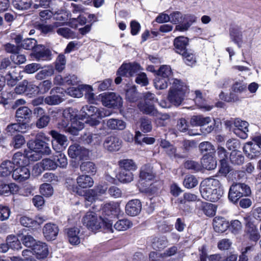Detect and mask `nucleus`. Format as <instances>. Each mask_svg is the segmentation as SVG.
<instances>
[{"instance_id":"23","label":"nucleus","mask_w":261,"mask_h":261,"mask_svg":"<svg viewBox=\"0 0 261 261\" xmlns=\"http://www.w3.org/2000/svg\"><path fill=\"white\" fill-rule=\"evenodd\" d=\"M213 228L216 232L223 233L229 227V224L224 218L215 217L213 222Z\"/></svg>"},{"instance_id":"46","label":"nucleus","mask_w":261,"mask_h":261,"mask_svg":"<svg viewBox=\"0 0 261 261\" xmlns=\"http://www.w3.org/2000/svg\"><path fill=\"white\" fill-rule=\"evenodd\" d=\"M133 226L132 222L128 219H124L118 220L115 224L114 228L118 231H124Z\"/></svg>"},{"instance_id":"36","label":"nucleus","mask_w":261,"mask_h":261,"mask_svg":"<svg viewBox=\"0 0 261 261\" xmlns=\"http://www.w3.org/2000/svg\"><path fill=\"white\" fill-rule=\"evenodd\" d=\"M12 70L9 71L6 75L7 84L12 87L15 86L18 81L21 79V76L16 71L15 67L12 68Z\"/></svg>"},{"instance_id":"16","label":"nucleus","mask_w":261,"mask_h":261,"mask_svg":"<svg viewBox=\"0 0 261 261\" xmlns=\"http://www.w3.org/2000/svg\"><path fill=\"white\" fill-rule=\"evenodd\" d=\"M50 95L47 96L44 101L49 105H58L61 102L63 99L62 89L60 88L53 89L50 91Z\"/></svg>"},{"instance_id":"14","label":"nucleus","mask_w":261,"mask_h":261,"mask_svg":"<svg viewBox=\"0 0 261 261\" xmlns=\"http://www.w3.org/2000/svg\"><path fill=\"white\" fill-rule=\"evenodd\" d=\"M142 210V203L137 199H133L127 202L125 205V210L126 214L132 217L139 215Z\"/></svg>"},{"instance_id":"35","label":"nucleus","mask_w":261,"mask_h":261,"mask_svg":"<svg viewBox=\"0 0 261 261\" xmlns=\"http://www.w3.org/2000/svg\"><path fill=\"white\" fill-rule=\"evenodd\" d=\"M78 186L81 188H88L93 186L94 181L89 175L84 174L79 176L76 178Z\"/></svg>"},{"instance_id":"13","label":"nucleus","mask_w":261,"mask_h":261,"mask_svg":"<svg viewBox=\"0 0 261 261\" xmlns=\"http://www.w3.org/2000/svg\"><path fill=\"white\" fill-rule=\"evenodd\" d=\"M27 145L30 149H34L47 155L51 153V149L48 144L43 141L39 139L34 141H30L28 143Z\"/></svg>"},{"instance_id":"18","label":"nucleus","mask_w":261,"mask_h":261,"mask_svg":"<svg viewBox=\"0 0 261 261\" xmlns=\"http://www.w3.org/2000/svg\"><path fill=\"white\" fill-rule=\"evenodd\" d=\"M30 176V172L26 166H20L14 169L12 172V178L19 182L28 179Z\"/></svg>"},{"instance_id":"19","label":"nucleus","mask_w":261,"mask_h":261,"mask_svg":"<svg viewBox=\"0 0 261 261\" xmlns=\"http://www.w3.org/2000/svg\"><path fill=\"white\" fill-rule=\"evenodd\" d=\"M102 213L106 216H118L122 214L120 204L117 202L106 203L102 207Z\"/></svg>"},{"instance_id":"40","label":"nucleus","mask_w":261,"mask_h":261,"mask_svg":"<svg viewBox=\"0 0 261 261\" xmlns=\"http://www.w3.org/2000/svg\"><path fill=\"white\" fill-rule=\"evenodd\" d=\"M18 237L14 235H9L6 239V242L9 245V248L13 250H19L22 248L21 241Z\"/></svg>"},{"instance_id":"22","label":"nucleus","mask_w":261,"mask_h":261,"mask_svg":"<svg viewBox=\"0 0 261 261\" xmlns=\"http://www.w3.org/2000/svg\"><path fill=\"white\" fill-rule=\"evenodd\" d=\"M160 146L164 149L166 153L170 158H182L180 154L176 153V148L168 141L165 139H162L160 142Z\"/></svg>"},{"instance_id":"28","label":"nucleus","mask_w":261,"mask_h":261,"mask_svg":"<svg viewBox=\"0 0 261 261\" xmlns=\"http://www.w3.org/2000/svg\"><path fill=\"white\" fill-rule=\"evenodd\" d=\"M229 36L231 40L241 47L243 42L242 33L238 27H233L229 30Z\"/></svg>"},{"instance_id":"61","label":"nucleus","mask_w":261,"mask_h":261,"mask_svg":"<svg viewBox=\"0 0 261 261\" xmlns=\"http://www.w3.org/2000/svg\"><path fill=\"white\" fill-rule=\"evenodd\" d=\"M213 207L214 205L211 203L202 202V210L207 216L213 217L215 215V211Z\"/></svg>"},{"instance_id":"10","label":"nucleus","mask_w":261,"mask_h":261,"mask_svg":"<svg viewBox=\"0 0 261 261\" xmlns=\"http://www.w3.org/2000/svg\"><path fill=\"white\" fill-rule=\"evenodd\" d=\"M68 153L72 159L84 160L89 156V150L80 145L74 144L69 146Z\"/></svg>"},{"instance_id":"32","label":"nucleus","mask_w":261,"mask_h":261,"mask_svg":"<svg viewBox=\"0 0 261 261\" xmlns=\"http://www.w3.org/2000/svg\"><path fill=\"white\" fill-rule=\"evenodd\" d=\"M201 164L203 168L208 170H213L217 166V162L213 155H204L201 159Z\"/></svg>"},{"instance_id":"43","label":"nucleus","mask_w":261,"mask_h":261,"mask_svg":"<svg viewBox=\"0 0 261 261\" xmlns=\"http://www.w3.org/2000/svg\"><path fill=\"white\" fill-rule=\"evenodd\" d=\"M53 158L55 161L57 167L65 168L67 166L68 164L67 159L64 153H61L60 151H58L56 154L54 155Z\"/></svg>"},{"instance_id":"63","label":"nucleus","mask_w":261,"mask_h":261,"mask_svg":"<svg viewBox=\"0 0 261 261\" xmlns=\"http://www.w3.org/2000/svg\"><path fill=\"white\" fill-rule=\"evenodd\" d=\"M170 21L173 24H178L184 20L183 15L179 11H175L171 13L169 15Z\"/></svg>"},{"instance_id":"60","label":"nucleus","mask_w":261,"mask_h":261,"mask_svg":"<svg viewBox=\"0 0 261 261\" xmlns=\"http://www.w3.org/2000/svg\"><path fill=\"white\" fill-rule=\"evenodd\" d=\"M83 88V86H82L81 88L71 87L67 89V91H65V93L74 97H81L83 95L82 92Z\"/></svg>"},{"instance_id":"5","label":"nucleus","mask_w":261,"mask_h":261,"mask_svg":"<svg viewBox=\"0 0 261 261\" xmlns=\"http://www.w3.org/2000/svg\"><path fill=\"white\" fill-rule=\"evenodd\" d=\"M193 126H200L202 133H211L214 128L212 119L210 117H203L202 115H193L191 119Z\"/></svg>"},{"instance_id":"3","label":"nucleus","mask_w":261,"mask_h":261,"mask_svg":"<svg viewBox=\"0 0 261 261\" xmlns=\"http://www.w3.org/2000/svg\"><path fill=\"white\" fill-rule=\"evenodd\" d=\"M251 192L250 187L245 184L234 183L229 188L228 198L232 202L236 203L243 196H248Z\"/></svg>"},{"instance_id":"64","label":"nucleus","mask_w":261,"mask_h":261,"mask_svg":"<svg viewBox=\"0 0 261 261\" xmlns=\"http://www.w3.org/2000/svg\"><path fill=\"white\" fill-rule=\"evenodd\" d=\"M184 58L185 62L188 65H192L196 63V58L194 55L187 50L181 54Z\"/></svg>"},{"instance_id":"38","label":"nucleus","mask_w":261,"mask_h":261,"mask_svg":"<svg viewBox=\"0 0 261 261\" xmlns=\"http://www.w3.org/2000/svg\"><path fill=\"white\" fill-rule=\"evenodd\" d=\"M17 236L22 244L28 248L32 249L37 242V241L30 234L18 233Z\"/></svg>"},{"instance_id":"37","label":"nucleus","mask_w":261,"mask_h":261,"mask_svg":"<svg viewBox=\"0 0 261 261\" xmlns=\"http://www.w3.org/2000/svg\"><path fill=\"white\" fill-rule=\"evenodd\" d=\"M200 152L204 155H214L215 153L214 146L210 142L205 141L200 143L199 145Z\"/></svg>"},{"instance_id":"45","label":"nucleus","mask_w":261,"mask_h":261,"mask_svg":"<svg viewBox=\"0 0 261 261\" xmlns=\"http://www.w3.org/2000/svg\"><path fill=\"white\" fill-rule=\"evenodd\" d=\"M119 165L121 170L131 171L132 170H135L137 168L135 162L132 160L129 159L120 160L119 162Z\"/></svg>"},{"instance_id":"47","label":"nucleus","mask_w":261,"mask_h":261,"mask_svg":"<svg viewBox=\"0 0 261 261\" xmlns=\"http://www.w3.org/2000/svg\"><path fill=\"white\" fill-rule=\"evenodd\" d=\"M54 73V69L53 66H48L38 72L36 75L37 80H42L48 76H51Z\"/></svg>"},{"instance_id":"59","label":"nucleus","mask_w":261,"mask_h":261,"mask_svg":"<svg viewBox=\"0 0 261 261\" xmlns=\"http://www.w3.org/2000/svg\"><path fill=\"white\" fill-rule=\"evenodd\" d=\"M66 61L64 55H59L56 61L55 69L58 72H61L65 67Z\"/></svg>"},{"instance_id":"51","label":"nucleus","mask_w":261,"mask_h":261,"mask_svg":"<svg viewBox=\"0 0 261 261\" xmlns=\"http://www.w3.org/2000/svg\"><path fill=\"white\" fill-rule=\"evenodd\" d=\"M157 76L170 79L172 76V72L169 66L163 65L158 70Z\"/></svg>"},{"instance_id":"57","label":"nucleus","mask_w":261,"mask_h":261,"mask_svg":"<svg viewBox=\"0 0 261 261\" xmlns=\"http://www.w3.org/2000/svg\"><path fill=\"white\" fill-rule=\"evenodd\" d=\"M43 153H41L34 149H30L27 151L25 153L26 157L31 161H37L40 160L42 158V154Z\"/></svg>"},{"instance_id":"33","label":"nucleus","mask_w":261,"mask_h":261,"mask_svg":"<svg viewBox=\"0 0 261 261\" xmlns=\"http://www.w3.org/2000/svg\"><path fill=\"white\" fill-rule=\"evenodd\" d=\"M80 170L84 174L95 175L97 172V167L94 163L91 161L84 162L80 166Z\"/></svg>"},{"instance_id":"49","label":"nucleus","mask_w":261,"mask_h":261,"mask_svg":"<svg viewBox=\"0 0 261 261\" xmlns=\"http://www.w3.org/2000/svg\"><path fill=\"white\" fill-rule=\"evenodd\" d=\"M198 184L197 178L193 175H188L185 177L183 181L184 186L188 189H192L195 187Z\"/></svg>"},{"instance_id":"8","label":"nucleus","mask_w":261,"mask_h":261,"mask_svg":"<svg viewBox=\"0 0 261 261\" xmlns=\"http://www.w3.org/2000/svg\"><path fill=\"white\" fill-rule=\"evenodd\" d=\"M155 175L153 167L151 165H144L140 170L139 184L142 185L145 184L146 182L152 180L155 177Z\"/></svg>"},{"instance_id":"17","label":"nucleus","mask_w":261,"mask_h":261,"mask_svg":"<svg viewBox=\"0 0 261 261\" xmlns=\"http://www.w3.org/2000/svg\"><path fill=\"white\" fill-rule=\"evenodd\" d=\"M44 237L47 241H51L56 239L58 232V226L54 223H46L43 228Z\"/></svg>"},{"instance_id":"31","label":"nucleus","mask_w":261,"mask_h":261,"mask_svg":"<svg viewBox=\"0 0 261 261\" xmlns=\"http://www.w3.org/2000/svg\"><path fill=\"white\" fill-rule=\"evenodd\" d=\"M14 168V164L12 161L5 160L0 165V176L7 177L13 172Z\"/></svg>"},{"instance_id":"29","label":"nucleus","mask_w":261,"mask_h":261,"mask_svg":"<svg viewBox=\"0 0 261 261\" xmlns=\"http://www.w3.org/2000/svg\"><path fill=\"white\" fill-rule=\"evenodd\" d=\"M32 249L40 258L45 257L48 255V251L47 245L41 242L37 241Z\"/></svg>"},{"instance_id":"27","label":"nucleus","mask_w":261,"mask_h":261,"mask_svg":"<svg viewBox=\"0 0 261 261\" xmlns=\"http://www.w3.org/2000/svg\"><path fill=\"white\" fill-rule=\"evenodd\" d=\"M66 232L70 244L77 245L80 243V230L78 227H74L68 228Z\"/></svg>"},{"instance_id":"53","label":"nucleus","mask_w":261,"mask_h":261,"mask_svg":"<svg viewBox=\"0 0 261 261\" xmlns=\"http://www.w3.org/2000/svg\"><path fill=\"white\" fill-rule=\"evenodd\" d=\"M143 136V135L140 132H136L135 139V141L137 144H141L142 142H144L147 144H152L154 143L155 139L152 137H144L142 140H141L140 138Z\"/></svg>"},{"instance_id":"54","label":"nucleus","mask_w":261,"mask_h":261,"mask_svg":"<svg viewBox=\"0 0 261 261\" xmlns=\"http://www.w3.org/2000/svg\"><path fill=\"white\" fill-rule=\"evenodd\" d=\"M40 192L45 197L51 196L54 193V189L50 184L44 183L40 187Z\"/></svg>"},{"instance_id":"50","label":"nucleus","mask_w":261,"mask_h":261,"mask_svg":"<svg viewBox=\"0 0 261 261\" xmlns=\"http://www.w3.org/2000/svg\"><path fill=\"white\" fill-rule=\"evenodd\" d=\"M50 134L56 141V143H58L62 147L67 145V139L65 136L59 134L56 130L50 131Z\"/></svg>"},{"instance_id":"2","label":"nucleus","mask_w":261,"mask_h":261,"mask_svg":"<svg viewBox=\"0 0 261 261\" xmlns=\"http://www.w3.org/2000/svg\"><path fill=\"white\" fill-rule=\"evenodd\" d=\"M189 89L187 86L177 79H173L168 94V100L175 106H179L184 100Z\"/></svg>"},{"instance_id":"11","label":"nucleus","mask_w":261,"mask_h":261,"mask_svg":"<svg viewBox=\"0 0 261 261\" xmlns=\"http://www.w3.org/2000/svg\"><path fill=\"white\" fill-rule=\"evenodd\" d=\"M233 123L234 133L242 139H246L248 136L249 123L238 118L234 119Z\"/></svg>"},{"instance_id":"24","label":"nucleus","mask_w":261,"mask_h":261,"mask_svg":"<svg viewBox=\"0 0 261 261\" xmlns=\"http://www.w3.org/2000/svg\"><path fill=\"white\" fill-rule=\"evenodd\" d=\"M50 51L42 45H37L32 54L33 57L37 60H46L50 55Z\"/></svg>"},{"instance_id":"44","label":"nucleus","mask_w":261,"mask_h":261,"mask_svg":"<svg viewBox=\"0 0 261 261\" xmlns=\"http://www.w3.org/2000/svg\"><path fill=\"white\" fill-rule=\"evenodd\" d=\"M101 115H85L82 117L81 120L84 121L86 124L90 126H94L100 123V120L101 119Z\"/></svg>"},{"instance_id":"25","label":"nucleus","mask_w":261,"mask_h":261,"mask_svg":"<svg viewBox=\"0 0 261 261\" xmlns=\"http://www.w3.org/2000/svg\"><path fill=\"white\" fill-rule=\"evenodd\" d=\"M188 39L184 36H179L174 40V46L177 53L181 55L187 50L186 47L188 44Z\"/></svg>"},{"instance_id":"55","label":"nucleus","mask_w":261,"mask_h":261,"mask_svg":"<svg viewBox=\"0 0 261 261\" xmlns=\"http://www.w3.org/2000/svg\"><path fill=\"white\" fill-rule=\"evenodd\" d=\"M41 166L44 170H55L57 167V164L54 158L44 159L41 162Z\"/></svg>"},{"instance_id":"21","label":"nucleus","mask_w":261,"mask_h":261,"mask_svg":"<svg viewBox=\"0 0 261 261\" xmlns=\"http://www.w3.org/2000/svg\"><path fill=\"white\" fill-rule=\"evenodd\" d=\"M260 150V147L257 143L254 142H248L244 147V151L247 156L251 159L259 156Z\"/></svg>"},{"instance_id":"9","label":"nucleus","mask_w":261,"mask_h":261,"mask_svg":"<svg viewBox=\"0 0 261 261\" xmlns=\"http://www.w3.org/2000/svg\"><path fill=\"white\" fill-rule=\"evenodd\" d=\"M244 219L245 222V233L247 237L250 241L257 242L260 236L256 226L251 222L249 217H244Z\"/></svg>"},{"instance_id":"42","label":"nucleus","mask_w":261,"mask_h":261,"mask_svg":"<svg viewBox=\"0 0 261 261\" xmlns=\"http://www.w3.org/2000/svg\"><path fill=\"white\" fill-rule=\"evenodd\" d=\"M196 97L195 102L197 106L204 112L210 111L212 109V107L205 105L204 104V99L202 98V93L200 91L197 90L195 92Z\"/></svg>"},{"instance_id":"6","label":"nucleus","mask_w":261,"mask_h":261,"mask_svg":"<svg viewBox=\"0 0 261 261\" xmlns=\"http://www.w3.org/2000/svg\"><path fill=\"white\" fill-rule=\"evenodd\" d=\"M83 225L89 229L95 231L99 229L101 226V220L98 218L97 215L93 212H87L82 219Z\"/></svg>"},{"instance_id":"4","label":"nucleus","mask_w":261,"mask_h":261,"mask_svg":"<svg viewBox=\"0 0 261 261\" xmlns=\"http://www.w3.org/2000/svg\"><path fill=\"white\" fill-rule=\"evenodd\" d=\"M102 105L109 108H116L123 113V100L121 97L114 92H106L99 95Z\"/></svg>"},{"instance_id":"12","label":"nucleus","mask_w":261,"mask_h":261,"mask_svg":"<svg viewBox=\"0 0 261 261\" xmlns=\"http://www.w3.org/2000/svg\"><path fill=\"white\" fill-rule=\"evenodd\" d=\"M122 140L116 136L107 137L103 142V147L110 152L118 151L122 145Z\"/></svg>"},{"instance_id":"41","label":"nucleus","mask_w":261,"mask_h":261,"mask_svg":"<svg viewBox=\"0 0 261 261\" xmlns=\"http://www.w3.org/2000/svg\"><path fill=\"white\" fill-rule=\"evenodd\" d=\"M32 0H13L12 5L14 8L18 10H27L31 8Z\"/></svg>"},{"instance_id":"7","label":"nucleus","mask_w":261,"mask_h":261,"mask_svg":"<svg viewBox=\"0 0 261 261\" xmlns=\"http://www.w3.org/2000/svg\"><path fill=\"white\" fill-rule=\"evenodd\" d=\"M141 67L137 63L123 64L118 70V74L121 75H125L126 77L132 76L138 74L142 70Z\"/></svg>"},{"instance_id":"52","label":"nucleus","mask_w":261,"mask_h":261,"mask_svg":"<svg viewBox=\"0 0 261 261\" xmlns=\"http://www.w3.org/2000/svg\"><path fill=\"white\" fill-rule=\"evenodd\" d=\"M169 79L157 76L154 80V85L156 89H165L168 86Z\"/></svg>"},{"instance_id":"56","label":"nucleus","mask_w":261,"mask_h":261,"mask_svg":"<svg viewBox=\"0 0 261 261\" xmlns=\"http://www.w3.org/2000/svg\"><path fill=\"white\" fill-rule=\"evenodd\" d=\"M140 128L144 133H148L152 130L151 122L146 117H143L140 119Z\"/></svg>"},{"instance_id":"1","label":"nucleus","mask_w":261,"mask_h":261,"mask_svg":"<svg viewBox=\"0 0 261 261\" xmlns=\"http://www.w3.org/2000/svg\"><path fill=\"white\" fill-rule=\"evenodd\" d=\"M199 191L203 199L212 202L218 201L223 194L220 181L214 178H207L203 180L200 184Z\"/></svg>"},{"instance_id":"20","label":"nucleus","mask_w":261,"mask_h":261,"mask_svg":"<svg viewBox=\"0 0 261 261\" xmlns=\"http://www.w3.org/2000/svg\"><path fill=\"white\" fill-rule=\"evenodd\" d=\"M198 200V196L193 193L186 192L183 194L182 197L178 198L177 201L180 208L185 211H188L190 206L187 204L188 202H194Z\"/></svg>"},{"instance_id":"15","label":"nucleus","mask_w":261,"mask_h":261,"mask_svg":"<svg viewBox=\"0 0 261 261\" xmlns=\"http://www.w3.org/2000/svg\"><path fill=\"white\" fill-rule=\"evenodd\" d=\"M70 117L71 127L68 128V132L73 135H77V133L80 130H81L84 127L85 122L81 120L82 117H85V115H71Z\"/></svg>"},{"instance_id":"30","label":"nucleus","mask_w":261,"mask_h":261,"mask_svg":"<svg viewBox=\"0 0 261 261\" xmlns=\"http://www.w3.org/2000/svg\"><path fill=\"white\" fill-rule=\"evenodd\" d=\"M81 140L85 144L98 145L100 143L99 136L90 133H85L81 136Z\"/></svg>"},{"instance_id":"48","label":"nucleus","mask_w":261,"mask_h":261,"mask_svg":"<svg viewBox=\"0 0 261 261\" xmlns=\"http://www.w3.org/2000/svg\"><path fill=\"white\" fill-rule=\"evenodd\" d=\"M134 175L133 173L130 171L120 170L118 175L119 180L123 183H128L133 181Z\"/></svg>"},{"instance_id":"58","label":"nucleus","mask_w":261,"mask_h":261,"mask_svg":"<svg viewBox=\"0 0 261 261\" xmlns=\"http://www.w3.org/2000/svg\"><path fill=\"white\" fill-rule=\"evenodd\" d=\"M57 33L65 38H72L74 37V33L73 31H72L69 28H58V29L57 30Z\"/></svg>"},{"instance_id":"39","label":"nucleus","mask_w":261,"mask_h":261,"mask_svg":"<svg viewBox=\"0 0 261 261\" xmlns=\"http://www.w3.org/2000/svg\"><path fill=\"white\" fill-rule=\"evenodd\" d=\"M230 161L232 164L240 166L244 162V156L240 151L234 150L230 154Z\"/></svg>"},{"instance_id":"26","label":"nucleus","mask_w":261,"mask_h":261,"mask_svg":"<svg viewBox=\"0 0 261 261\" xmlns=\"http://www.w3.org/2000/svg\"><path fill=\"white\" fill-rule=\"evenodd\" d=\"M63 22H55L50 24L38 23L36 25V28L43 34H47L54 32V29L62 26Z\"/></svg>"},{"instance_id":"62","label":"nucleus","mask_w":261,"mask_h":261,"mask_svg":"<svg viewBox=\"0 0 261 261\" xmlns=\"http://www.w3.org/2000/svg\"><path fill=\"white\" fill-rule=\"evenodd\" d=\"M4 50L9 54L14 55L15 53H18L20 48L18 45H15L10 43H7L3 45Z\"/></svg>"},{"instance_id":"34","label":"nucleus","mask_w":261,"mask_h":261,"mask_svg":"<svg viewBox=\"0 0 261 261\" xmlns=\"http://www.w3.org/2000/svg\"><path fill=\"white\" fill-rule=\"evenodd\" d=\"M168 240L165 237H155L151 240V246L154 250H161L168 246Z\"/></svg>"}]
</instances>
